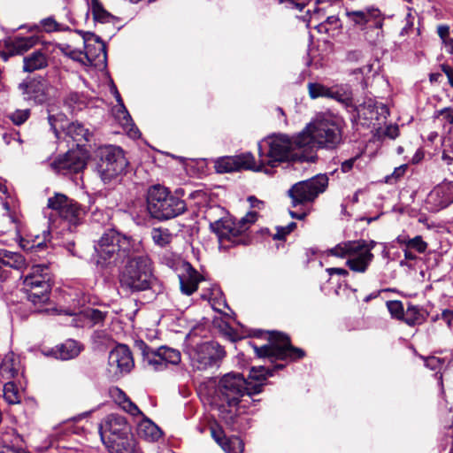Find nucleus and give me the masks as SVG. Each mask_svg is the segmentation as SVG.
<instances>
[{"label":"nucleus","instance_id":"60","mask_svg":"<svg viewBox=\"0 0 453 453\" xmlns=\"http://www.w3.org/2000/svg\"><path fill=\"white\" fill-rule=\"evenodd\" d=\"M363 57V51L358 49L349 50L346 54V59L349 62H358Z\"/></svg>","mask_w":453,"mask_h":453},{"label":"nucleus","instance_id":"53","mask_svg":"<svg viewBox=\"0 0 453 453\" xmlns=\"http://www.w3.org/2000/svg\"><path fill=\"white\" fill-rule=\"evenodd\" d=\"M296 227V222H290L286 226H277V232L273 235L274 240H284Z\"/></svg>","mask_w":453,"mask_h":453},{"label":"nucleus","instance_id":"41","mask_svg":"<svg viewBox=\"0 0 453 453\" xmlns=\"http://www.w3.org/2000/svg\"><path fill=\"white\" fill-rule=\"evenodd\" d=\"M111 219V211L110 210L96 207L91 211L90 222L93 224L107 226L110 225Z\"/></svg>","mask_w":453,"mask_h":453},{"label":"nucleus","instance_id":"47","mask_svg":"<svg viewBox=\"0 0 453 453\" xmlns=\"http://www.w3.org/2000/svg\"><path fill=\"white\" fill-rule=\"evenodd\" d=\"M31 115L30 109H17L8 114L9 119L16 126L24 124Z\"/></svg>","mask_w":453,"mask_h":453},{"label":"nucleus","instance_id":"45","mask_svg":"<svg viewBox=\"0 0 453 453\" xmlns=\"http://www.w3.org/2000/svg\"><path fill=\"white\" fill-rule=\"evenodd\" d=\"M70 203V198L63 194H56L48 199V207L58 211V215Z\"/></svg>","mask_w":453,"mask_h":453},{"label":"nucleus","instance_id":"6","mask_svg":"<svg viewBox=\"0 0 453 453\" xmlns=\"http://www.w3.org/2000/svg\"><path fill=\"white\" fill-rule=\"evenodd\" d=\"M257 218L256 211H249L237 222L231 218H222L211 222L210 228L218 237L219 250H227L239 244L246 245L248 242L242 234L257 220Z\"/></svg>","mask_w":453,"mask_h":453},{"label":"nucleus","instance_id":"59","mask_svg":"<svg viewBox=\"0 0 453 453\" xmlns=\"http://www.w3.org/2000/svg\"><path fill=\"white\" fill-rule=\"evenodd\" d=\"M424 365L426 367L432 371H437L440 369L441 363L440 358L435 357H428L426 358H424Z\"/></svg>","mask_w":453,"mask_h":453},{"label":"nucleus","instance_id":"10","mask_svg":"<svg viewBox=\"0 0 453 453\" xmlns=\"http://www.w3.org/2000/svg\"><path fill=\"white\" fill-rule=\"evenodd\" d=\"M22 290L27 299L35 306L46 303L50 300L51 290L49 267L44 265H35L26 274L20 276Z\"/></svg>","mask_w":453,"mask_h":453},{"label":"nucleus","instance_id":"64","mask_svg":"<svg viewBox=\"0 0 453 453\" xmlns=\"http://www.w3.org/2000/svg\"><path fill=\"white\" fill-rule=\"evenodd\" d=\"M326 272L328 273V274L330 276H333L334 274H337V275H341L343 277H347L349 275V273L348 270H346L344 268H339V267L327 268Z\"/></svg>","mask_w":453,"mask_h":453},{"label":"nucleus","instance_id":"23","mask_svg":"<svg viewBox=\"0 0 453 453\" xmlns=\"http://www.w3.org/2000/svg\"><path fill=\"white\" fill-rule=\"evenodd\" d=\"M379 106L376 102L371 98L365 100L363 104L359 105L353 104L349 112L352 114L354 120L365 119V120H379L378 111Z\"/></svg>","mask_w":453,"mask_h":453},{"label":"nucleus","instance_id":"39","mask_svg":"<svg viewBox=\"0 0 453 453\" xmlns=\"http://www.w3.org/2000/svg\"><path fill=\"white\" fill-rule=\"evenodd\" d=\"M91 12L96 21L101 23H112L116 18L108 12L98 0H92Z\"/></svg>","mask_w":453,"mask_h":453},{"label":"nucleus","instance_id":"63","mask_svg":"<svg viewBox=\"0 0 453 453\" xmlns=\"http://www.w3.org/2000/svg\"><path fill=\"white\" fill-rule=\"evenodd\" d=\"M441 318L447 323L450 328L453 321V311L450 309H445L442 311Z\"/></svg>","mask_w":453,"mask_h":453},{"label":"nucleus","instance_id":"4","mask_svg":"<svg viewBox=\"0 0 453 453\" xmlns=\"http://www.w3.org/2000/svg\"><path fill=\"white\" fill-rule=\"evenodd\" d=\"M141 242L121 234L114 228L104 232L95 245L97 265L102 267L116 266L134 254L141 253Z\"/></svg>","mask_w":453,"mask_h":453},{"label":"nucleus","instance_id":"37","mask_svg":"<svg viewBox=\"0 0 453 453\" xmlns=\"http://www.w3.org/2000/svg\"><path fill=\"white\" fill-rule=\"evenodd\" d=\"M173 231L175 242L181 238L185 245H190L194 231L191 225L180 224L179 222H172V232ZM173 235V233H172V236Z\"/></svg>","mask_w":453,"mask_h":453},{"label":"nucleus","instance_id":"36","mask_svg":"<svg viewBox=\"0 0 453 453\" xmlns=\"http://www.w3.org/2000/svg\"><path fill=\"white\" fill-rule=\"evenodd\" d=\"M39 42V38L37 36H27V37H20L16 36L14 37L12 42L11 45L12 48V50L17 54H22L26 51H27L29 49L36 45Z\"/></svg>","mask_w":453,"mask_h":453},{"label":"nucleus","instance_id":"18","mask_svg":"<svg viewBox=\"0 0 453 453\" xmlns=\"http://www.w3.org/2000/svg\"><path fill=\"white\" fill-rule=\"evenodd\" d=\"M134 348L142 356L143 361L155 371L167 369L170 363V349L167 346H160L153 349L142 340L134 342Z\"/></svg>","mask_w":453,"mask_h":453},{"label":"nucleus","instance_id":"44","mask_svg":"<svg viewBox=\"0 0 453 453\" xmlns=\"http://www.w3.org/2000/svg\"><path fill=\"white\" fill-rule=\"evenodd\" d=\"M47 111H48L49 124H50L51 129L53 130L56 137H58L60 126L65 125V122L66 121V116L62 112L56 113V114L51 113L50 107H49L47 109Z\"/></svg>","mask_w":453,"mask_h":453},{"label":"nucleus","instance_id":"3","mask_svg":"<svg viewBox=\"0 0 453 453\" xmlns=\"http://www.w3.org/2000/svg\"><path fill=\"white\" fill-rule=\"evenodd\" d=\"M259 163L264 173L269 174L271 170L283 162H314L316 155L312 151L306 152L303 148L295 144V137L291 140L287 134L273 135L258 143Z\"/></svg>","mask_w":453,"mask_h":453},{"label":"nucleus","instance_id":"55","mask_svg":"<svg viewBox=\"0 0 453 453\" xmlns=\"http://www.w3.org/2000/svg\"><path fill=\"white\" fill-rule=\"evenodd\" d=\"M120 408L126 412L131 414L132 416H143L142 412L140 411L138 406L134 403H133L130 398L126 400V402H124V404L121 405Z\"/></svg>","mask_w":453,"mask_h":453},{"label":"nucleus","instance_id":"17","mask_svg":"<svg viewBox=\"0 0 453 453\" xmlns=\"http://www.w3.org/2000/svg\"><path fill=\"white\" fill-rule=\"evenodd\" d=\"M87 165V155L80 149L68 150L55 159L50 167L58 173L69 175L83 171Z\"/></svg>","mask_w":453,"mask_h":453},{"label":"nucleus","instance_id":"14","mask_svg":"<svg viewBox=\"0 0 453 453\" xmlns=\"http://www.w3.org/2000/svg\"><path fill=\"white\" fill-rule=\"evenodd\" d=\"M50 84L42 77L24 80L18 85L23 99L35 105H42L50 99Z\"/></svg>","mask_w":453,"mask_h":453},{"label":"nucleus","instance_id":"50","mask_svg":"<svg viewBox=\"0 0 453 453\" xmlns=\"http://www.w3.org/2000/svg\"><path fill=\"white\" fill-rule=\"evenodd\" d=\"M116 98H117V101L119 103H120L121 109L119 111L118 118L122 119H121L122 126H124L126 127H128L129 126H133L132 118H131L130 114L128 113L127 110L126 109V107L124 106L121 97H120V95L118 93V91H116Z\"/></svg>","mask_w":453,"mask_h":453},{"label":"nucleus","instance_id":"2","mask_svg":"<svg viewBox=\"0 0 453 453\" xmlns=\"http://www.w3.org/2000/svg\"><path fill=\"white\" fill-rule=\"evenodd\" d=\"M311 125V131L307 127L295 137V144L298 148L314 152V147L333 150L341 144L342 120L338 115L331 111L319 112Z\"/></svg>","mask_w":453,"mask_h":453},{"label":"nucleus","instance_id":"49","mask_svg":"<svg viewBox=\"0 0 453 453\" xmlns=\"http://www.w3.org/2000/svg\"><path fill=\"white\" fill-rule=\"evenodd\" d=\"M4 397L10 404L19 403L18 392L14 389V384L7 382L4 386Z\"/></svg>","mask_w":453,"mask_h":453},{"label":"nucleus","instance_id":"26","mask_svg":"<svg viewBox=\"0 0 453 453\" xmlns=\"http://www.w3.org/2000/svg\"><path fill=\"white\" fill-rule=\"evenodd\" d=\"M85 56L91 63L100 58L106 60V46L99 36L91 35L89 39H85Z\"/></svg>","mask_w":453,"mask_h":453},{"label":"nucleus","instance_id":"35","mask_svg":"<svg viewBox=\"0 0 453 453\" xmlns=\"http://www.w3.org/2000/svg\"><path fill=\"white\" fill-rule=\"evenodd\" d=\"M63 104L73 113L86 107L88 97L84 93L71 91L64 97Z\"/></svg>","mask_w":453,"mask_h":453},{"label":"nucleus","instance_id":"56","mask_svg":"<svg viewBox=\"0 0 453 453\" xmlns=\"http://www.w3.org/2000/svg\"><path fill=\"white\" fill-rule=\"evenodd\" d=\"M111 395L114 401L116 402V403H118L119 406L123 405L124 402H126V400L129 398L126 395V393L119 388H114L113 389H111Z\"/></svg>","mask_w":453,"mask_h":453},{"label":"nucleus","instance_id":"25","mask_svg":"<svg viewBox=\"0 0 453 453\" xmlns=\"http://www.w3.org/2000/svg\"><path fill=\"white\" fill-rule=\"evenodd\" d=\"M211 436L226 452L242 453L243 451V442L237 437L233 439L226 438L221 429L211 428Z\"/></svg>","mask_w":453,"mask_h":453},{"label":"nucleus","instance_id":"16","mask_svg":"<svg viewBox=\"0 0 453 453\" xmlns=\"http://www.w3.org/2000/svg\"><path fill=\"white\" fill-rule=\"evenodd\" d=\"M346 16L350 22L360 27L361 30L375 28L379 30L377 36L382 34L384 15L375 6H367L358 11L346 10Z\"/></svg>","mask_w":453,"mask_h":453},{"label":"nucleus","instance_id":"43","mask_svg":"<svg viewBox=\"0 0 453 453\" xmlns=\"http://www.w3.org/2000/svg\"><path fill=\"white\" fill-rule=\"evenodd\" d=\"M308 92L311 99L319 97L329 98L330 88L319 82H309Z\"/></svg>","mask_w":453,"mask_h":453},{"label":"nucleus","instance_id":"62","mask_svg":"<svg viewBox=\"0 0 453 453\" xmlns=\"http://www.w3.org/2000/svg\"><path fill=\"white\" fill-rule=\"evenodd\" d=\"M441 121L448 123L449 125L453 124V108L445 107L443 108V114L441 117Z\"/></svg>","mask_w":453,"mask_h":453},{"label":"nucleus","instance_id":"9","mask_svg":"<svg viewBox=\"0 0 453 453\" xmlns=\"http://www.w3.org/2000/svg\"><path fill=\"white\" fill-rule=\"evenodd\" d=\"M258 357L268 358L272 364L277 361H296L305 356L303 349L291 344L290 338L280 332H272L270 343L257 347L249 341Z\"/></svg>","mask_w":453,"mask_h":453},{"label":"nucleus","instance_id":"1","mask_svg":"<svg viewBox=\"0 0 453 453\" xmlns=\"http://www.w3.org/2000/svg\"><path fill=\"white\" fill-rule=\"evenodd\" d=\"M286 365L275 364L273 368L265 366H253L250 370L247 379L240 372H228L219 381L216 394L220 401V417L227 425H234L236 411L232 408L246 409L251 402H255L253 395L262 392L265 381L273 375L274 371L282 370Z\"/></svg>","mask_w":453,"mask_h":453},{"label":"nucleus","instance_id":"15","mask_svg":"<svg viewBox=\"0 0 453 453\" xmlns=\"http://www.w3.org/2000/svg\"><path fill=\"white\" fill-rule=\"evenodd\" d=\"M167 188L155 184L147 191V209L150 216L158 220L170 219V200Z\"/></svg>","mask_w":453,"mask_h":453},{"label":"nucleus","instance_id":"61","mask_svg":"<svg viewBox=\"0 0 453 453\" xmlns=\"http://www.w3.org/2000/svg\"><path fill=\"white\" fill-rule=\"evenodd\" d=\"M357 157H358L357 156V157H353L348 160L343 161L341 164L342 172L344 173L350 172L352 170L354 164L357 161Z\"/></svg>","mask_w":453,"mask_h":453},{"label":"nucleus","instance_id":"31","mask_svg":"<svg viewBox=\"0 0 453 453\" xmlns=\"http://www.w3.org/2000/svg\"><path fill=\"white\" fill-rule=\"evenodd\" d=\"M19 360L13 353L4 356L0 365V373L4 380H10L14 379L19 372Z\"/></svg>","mask_w":453,"mask_h":453},{"label":"nucleus","instance_id":"33","mask_svg":"<svg viewBox=\"0 0 453 453\" xmlns=\"http://www.w3.org/2000/svg\"><path fill=\"white\" fill-rule=\"evenodd\" d=\"M395 242L401 247L409 248L419 254L425 253L428 247L427 242L423 240L421 235H416L415 237L411 238L408 234H402L395 238Z\"/></svg>","mask_w":453,"mask_h":453},{"label":"nucleus","instance_id":"13","mask_svg":"<svg viewBox=\"0 0 453 453\" xmlns=\"http://www.w3.org/2000/svg\"><path fill=\"white\" fill-rule=\"evenodd\" d=\"M172 270L177 273L180 292L186 296L192 295L197 289L198 283L203 280L202 275L190 263L182 260L173 253Z\"/></svg>","mask_w":453,"mask_h":453},{"label":"nucleus","instance_id":"30","mask_svg":"<svg viewBox=\"0 0 453 453\" xmlns=\"http://www.w3.org/2000/svg\"><path fill=\"white\" fill-rule=\"evenodd\" d=\"M137 434L149 441H156L162 436L160 428L149 418H143L137 426Z\"/></svg>","mask_w":453,"mask_h":453},{"label":"nucleus","instance_id":"19","mask_svg":"<svg viewBox=\"0 0 453 453\" xmlns=\"http://www.w3.org/2000/svg\"><path fill=\"white\" fill-rule=\"evenodd\" d=\"M217 173H225L237 172L242 169L262 172V165H257L254 156L250 152L242 153L234 157H224L215 162Z\"/></svg>","mask_w":453,"mask_h":453},{"label":"nucleus","instance_id":"54","mask_svg":"<svg viewBox=\"0 0 453 453\" xmlns=\"http://www.w3.org/2000/svg\"><path fill=\"white\" fill-rule=\"evenodd\" d=\"M41 25L43 30L47 33H50L53 31H60L64 29L62 26L52 18H46L42 19L41 21Z\"/></svg>","mask_w":453,"mask_h":453},{"label":"nucleus","instance_id":"52","mask_svg":"<svg viewBox=\"0 0 453 453\" xmlns=\"http://www.w3.org/2000/svg\"><path fill=\"white\" fill-rule=\"evenodd\" d=\"M106 315L107 312L101 311L97 309L86 311V317L90 319L94 325L102 323L104 320Z\"/></svg>","mask_w":453,"mask_h":453},{"label":"nucleus","instance_id":"29","mask_svg":"<svg viewBox=\"0 0 453 453\" xmlns=\"http://www.w3.org/2000/svg\"><path fill=\"white\" fill-rule=\"evenodd\" d=\"M60 130L64 131L67 136L76 142L78 146L80 143L89 140L90 133L88 129L80 122H72L66 126L61 125Z\"/></svg>","mask_w":453,"mask_h":453},{"label":"nucleus","instance_id":"21","mask_svg":"<svg viewBox=\"0 0 453 453\" xmlns=\"http://www.w3.org/2000/svg\"><path fill=\"white\" fill-rule=\"evenodd\" d=\"M108 364L115 375L129 372L134 366V359L128 347L124 344L115 347L109 354Z\"/></svg>","mask_w":453,"mask_h":453},{"label":"nucleus","instance_id":"40","mask_svg":"<svg viewBox=\"0 0 453 453\" xmlns=\"http://www.w3.org/2000/svg\"><path fill=\"white\" fill-rule=\"evenodd\" d=\"M209 303L214 311L220 313L222 308H229L221 288L217 285H212V297Z\"/></svg>","mask_w":453,"mask_h":453},{"label":"nucleus","instance_id":"7","mask_svg":"<svg viewBox=\"0 0 453 453\" xmlns=\"http://www.w3.org/2000/svg\"><path fill=\"white\" fill-rule=\"evenodd\" d=\"M129 258L119 276L121 288L131 292L150 288L153 280L150 258L140 253L134 254Z\"/></svg>","mask_w":453,"mask_h":453},{"label":"nucleus","instance_id":"24","mask_svg":"<svg viewBox=\"0 0 453 453\" xmlns=\"http://www.w3.org/2000/svg\"><path fill=\"white\" fill-rule=\"evenodd\" d=\"M48 66V56L43 49L35 50L23 58V71L33 73Z\"/></svg>","mask_w":453,"mask_h":453},{"label":"nucleus","instance_id":"5","mask_svg":"<svg viewBox=\"0 0 453 453\" xmlns=\"http://www.w3.org/2000/svg\"><path fill=\"white\" fill-rule=\"evenodd\" d=\"M375 241L359 239L338 243L328 250V254L336 257L347 258L346 265L350 271L365 273L374 258L372 250L376 246Z\"/></svg>","mask_w":453,"mask_h":453},{"label":"nucleus","instance_id":"32","mask_svg":"<svg viewBox=\"0 0 453 453\" xmlns=\"http://www.w3.org/2000/svg\"><path fill=\"white\" fill-rule=\"evenodd\" d=\"M427 316L428 312L425 309L418 305H414L409 303L404 311L403 321H404L407 325L413 326L425 322Z\"/></svg>","mask_w":453,"mask_h":453},{"label":"nucleus","instance_id":"27","mask_svg":"<svg viewBox=\"0 0 453 453\" xmlns=\"http://www.w3.org/2000/svg\"><path fill=\"white\" fill-rule=\"evenodd\" d=\"M329 98L341 103L349 111L354 104L352 89L347 84H337L331 87Z\"/></svg>","mask_w":453,"mask_h":453},{"label":"nucleus","instance_id":"51","mask_svg":"<svg viewBox=\"0 0 453 453\" xmlns=\"http://www.w3.org/2000/svg\"><path fill=\"white\" fill-rule=\"evenodd\" d=\"M408 168L407 165H401L398 167H395L394 172L390 175H387L385 177V182L388 184H394L398 180H400L405 173L406 170Z\"/></svg>","mask_w":453,"mask_h":453},{"label":"nucleus","instance_id":"58","mask_svg":"<svg viewBox=\"0 0 453 453\" xmlns=\"http://www.w3.org/2000/svg\"><path fill=\"white\" fill-rule=\"evenodd\" d=\"M3 140L5 144L10 145L12 142H17L19 144L22 142L19 134L16 131L5 132L3 134Z\"/></svg>","mask_w":453,"mask_h":453},{"label":"nucleus","instance_id":"28","mask_svg":"<svg viewBox=\"0 0 453 453\" xmlns=\"http://www.w3.org/2000/svg\"><path fill=\"white\" fill-rule=\"evenodd\" d=\"M111 443L104 441L110 453H134V441L128 434L119 438L111 439Z\"/></svg>","mask_w":453,"mask_h":453},{"label":"nucleus","instance_id":"38","mask_svg":"<svg viewBox=\"0 0 453 453\" xmlns=\"http://www.w3.org/2000/svg\"><path fill=\"white\" fill-rule=\"evenodd\" d=\"M186 190L183 188H178L172 195V219L182 214L187 210V205L182 197L185 196Z\"/></svg>","mask_w":453,"mask_h":453},{"label":"nucleus","instance_id":"46","mask_svg":"<svg viewBox=\"0 0 453 453\" xmlns=\"http://www.w3.org/2000/svg\"><path fill=\"white\" fill-rule=\"evenodd\" d=\"M151 234L155 243L161 247L170 242V233L167 228L155 227Z\"/></svg>","mask_w":453,"mask_h":453},{"label":"nucleus","instance_id":"20","mask_svg":"<svg viewBox=\"0 0 453 453\" xmlns=\"http://www.w3.org/2000/svg\"><path fill=\"white\" fill-rule=\"evenodd\" d=\"M99 434L103 442L111 443V439L130 434V426L125 417L111 413L99 424Z\"/></svg>","mask_w":453,"mask_h":453},{"label":"nucleus","instance_id":"11","mask_svg":"<svg viewBox=\"0 0 453 453\" xmlns=\"http://www.w3.org/2000/svg\"><path fill=\"white\" fill-rule=\"evenodd\" d=\"M96 157V170L104 182H110L120 175L128 165L123 150L118 146L100 147Z\"/></svg>","mask_w":453,"mask_h":453},{"label":"nucleus","instance_id":"48","mask_svg":"<svg viewBox=\"0 0 453 453\" xmlns=\"http://www.w3.org/2000/svg\"><path fill=\"white\" fill-rule=\"evenodd\" d=\"M387 308L392 318L403 320L404 317V308L403 303L398 300L388 301Z\"/></svg>","mask_w":453,"mask_h":453},{"label":"nucleus","instance_id":"8","mask_svg":"<svg viewBox=\"0 0 453 453\" xmlns=\"http://www.w3.org/2000/svg\"><path fill=\"white\" fill-rule=\"evenodd\" d=\"M196 334V328H193L185 334V343L187 345H196L189 354L194 369L198 371L217 370L226 355L224 348L215 341L196 342L194 341Z\"/></svg>","mask_w":453,"mask_h":453},{"label":"nucleus","instance_id":"22","mask_svg":"<svg viewBox=\"0 0 453 453\" xmlns=\"http://www.w3.org/2000/svg\"><path fill=\"white\" fill-rule=\"evenodd\" d=\"M81 350V344L74 340L69 339L57 345L55 348L43 349L42 354L47 357H53L57 359L69 360L78 357Z\"/></svg>","mask_w":453,"mask_h":453},{"label":"nucleus","instance_id":"34","mask_svg":"<svg viewBox=\"0 0 453 453\" xmlns=\"http://www.w3.org/2000/svg\"><path fill=\"white\" fill-rule=\"evenodd\" d=\"M83 209L79 205L77 202L70 199L67 206L60 212L59 216L69 222L72 226H77L81 223Z\"/></svg>","mask_w":453,"mask_h":453},{"label":"nucleus","instance_id":"12","mask_svg":"<svg viewBox=\"0 0 453 453\" xmlns=\"http://www.w3.org/2000/svg\"><path fill=\"white\" fill-rule=\"evenodd\" d=\"M328 186V177L326 174H317L305 180L299 181L291 186L288 196L291 198L294 207L312 203Z\"/></svg>","mask_w":453,"mask_h":453},{"label":"nucleus","instance_id":"42","mask_svg":"<svg viewBox=\"0 0 453 453\" xmlns=\"http://www.w3.org/2000/svg\"><path fill=\"white\" fill-rule=\"evenodd\" d=\"M171 157L172 160H173L176 165L180 166V168L177 170L179 172L177 174L180 178L182 175H192L195 173L193 170V166L190 165L191 163H193V159L183 157H177L173 154L171 155Z\"/></svg>","mask_w":453,"mask_h":453},{"label":"nucleus","instance_id":"57","mask_svg":"<svg viewBox=\"0 0 453 453\" xmlns=\"http://www.w3.org/2000/svg\"><path fill=\"white\" fill-rule=\"evenodd\" d=\"M50 232L49 230H43L42 241H39V236L36 235V240L34 241L31 249L42 250L44 246H46V242L50 241Z\"/></svg>","mask_w":453,"mask_h":453}]
</instances>
